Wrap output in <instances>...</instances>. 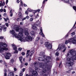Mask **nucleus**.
<instances>
[{
    "mask_svg": "<svg viewBox=\"0 0 76 76\" xmlns=\"http://www.w3.org/2000/svg\"><path fill=\"white\" fill-rule=\"evenodd\" d=\"M67 56L66 66L70 68L72 67L70 66H72L74 64V60H76V51L74 50H71L68 52Z\"/></svg>",
    "mask_w": 76,
    "mask_h": 76,
    "instance_id": "obj_1",
    "label": "nucleus"
},
{
    "mask_svg": "<svg viewBox=\"0 0 76 76\" xmlns=\"http://www.w3.org/2000/svg\"><path fill=\"white\" fill-rule=\"evenodd\" d=\"M18 34V36H18V34H16L14 30L10 31V34H12L13 36H14L16 38H18V40H19L21 42H25L26 41H31L32 40V37L30 36H27L25 38H23L21 37H23V34L22 32Z\"/></svg>",
    "mask_w": 76,
    "mask_h": 76,
    "instance_id": "obj_2",
    "label": "nucleus"
},
{
    "mask_svg": "<svg viewBox=\"0 0 76 76\" xmlns=\"http://www.w3.org/2000/svg\"><path fill=\"white\" fill-rule=\"evenodd\" d=\"M40 55L42 57H43L45 59L44 60V61L46 62V63H48L50 61V60L51 59V57L47 56H45V53L43 52H41Z\"/></svg>",
    "mask_w": 76,
    "mask_h": 76,
    "instance_id": "obj_3",
    "label": "nucleus"
},
{
    "mask_svg": "<svg viewBox=\"0 0 76 76\" xmlns=\"http://www.w3.org/2000/svg\"><path fill=\"white\" fill-rule=\"evenodd\" d=\"M68 43H69L70 44H76V38H70L68 39L67 40H66L65 42V44H67Z\"/></svg>",
    "mask_w": 76,
    "mask_h": 76,
    "instance_id": "obj_4",
    "label": "nucleus"
},
{
    "mask_svg": "<svg viewBox=\"0 0 76 76\" xmlns=\"http://www.w3.org/2000/svg\"><path fill=\"white\" fill-rule=\"evenodd\" d=\"M7 45L5 43H0V52H2L4 50H8V48H6Z\"/></svg>",
    "mask_w": 76,
    "mask_h": 76,
    "instance_id": "obj_5",
    "label": "nucleus"
},
{
    "mask_svg": "<svg viewBox=\"0 0 76 76\" xmlns=\"http://www.w3.org/2000/svg\"><path fill=\"white\" fill-rule=\"evenodd\" d=\"M67 48L66 47V46L62 44H60L58 46V48L57 49V51H59L60 50H64L62 51L63 53L65 52L66 50V48Z\"/></svg>",
    "mask_w": 76,
    "mask_h": 76,
    "instance_id": "obj_6",
    "label": "nucleus"
},
{
    "mask_svg": "<svg viewBox=\"0 0 76 76\" xmlns=\"http://www.w3.org/2000/svg\"><path fill=\"white\" fill-rule=\"evenodd\" d=\"M43 69L42 71L40 72V75H43L44 74L47 73V70H50V67L48 65L45 66V67L43 68Z\"/></svg>",
    "mask_w": 76,
    "mask_h": 76,
    "instance_id": "obj_7",
    "label": "nucleus"
},
{
    "mask_svg": "<svg viewBox=\"0 0 76 76\" xmlns=\"http://www.w3.org/2000/svg\"><path fill=\"white\" fill-rule=\"evenodd\" d=\"M34 50H33L31 51H30V50H27V51L26 57H28V56H29V55L30 57H31L32 55V54H34Z\"/></svg>",
    "mask_w": 76,
    "mask_h": 76,
    "instance_id": "obj_8",
    "label": "nucleus"
},
{
    "mask_svg": "<svg viewBox=\"0 0 76 76\" xmlns=\"http://www.w3.org/2000/svg\"><path fill=\"white\" fill-rule=\"evenodd\" d=\"M45 45H46V47L47 50H48L51 49V48H52V45L50 44V42H46L45 43Z\"/></svg>",
    "mask_w": 76,
    "mask_h": 76,
    "instance_id": "obj_9",
    "label": "nucleus"
},
{
    "mask_svg": "<svg viewBox=\"0 0 76 76\" xmlns=\"http://www.w3.org/2000/svg\"><path fill=\"white\" fill-rule=\"evenodd\" d=\"M29 70L30 72H32V75L33 76H38V73L36 71H33V69L31 68H29Z\"/></svg>",
    "mask_w": 76,
    "mask_h": 76,
    "instance_id": "obj_10",
    "label": "nucleus"
},
{
    "mask_svg": "<svg viewBox=\"0 0 76 76\" xmlns=\"http://www.w3.org/2000/svg\"><path fill=\"white\" fill-rule=\"evenodd\" d=\"M12 46L13 48V50H15V51L14 52V54L18 53V50H16L17 48H16V46H15V45L14 44H12Z\"/></svg>",
    "mask_w": 76,
    "mask_h": 76,
    "instance_id": "obj_11",
    "label": "nucleus"
},
{
    "mask_svg": "<svg viewBox=\"0 0 76 76\" xmlns=\"http://www.w3.org/2000/svg\"><path fill=\"white\" fill-rule=\"evenodd\" d=\"M16 31L17 32H23L24 30L22 28L19 29V28L18 27H16Z\"/></svg>",
    "mask_w": 76,
    "mask_h": 76,
    "instance_id": "obj_12",
    "label": "nucleus"
},
{
    "mask_svg": "<svg viewBox=\"0 0 76 76\" xmlns=\"http://www.w3.org/2000/svg\"><path fill=\"white\" fill-rule=\"evenodd\" d=\"M45 66H48V64H47L46 65H44L42 63H39V66L40 68H42V69L44 68V67H45Z\"/></svg>",
    "mask_w": 76,
    "mask_h": 76,
    "instance_id": "obj_13",
    "label": "nucleus"
},
{
    "mask_svg": "<svg viewBox=\"0 0 76 76\" xmlns=\"http://www.w3.org/2000/svg\"><path fill=\"white\" fill-rule=\"evenodd\" d=\"M34 66L35 67V69L36 70H37V69H38V67H37V66H38V63L37 62H36L34 63Z\"/></svg>",
    "mask_w": 76,
    "mask_h": 76,
    "instance_id": "obj_14",
    "label": "nucleus"
},
{
    "mask_svg": "<svg viewBox=\"0 0 76 76\" xmlns=\"http://www.w3.org/2000/svg\"><path fill=\"white\" fill-rule=\"evenodd\" d=\"M40 31L41 32L39 33L43 37H45V35H44V34H43V33L42 32V27L41 28Z\"/></svg>",
    "mask_w": 76,
    "mask_h": 76,
    "instance_id": "obj_15",
    "label": "nucleus"
},
{
    "mask_svg": "<svg viewBox=\"0 0 76 76\" xmlns=\"http://www.w3.org/2000/svg\"><path fill=\"white\" fill-rule=\"evenodd\" d=\"M32 28L33 29H34V30H37L38 29L37 27L35 26V24H34L32 26Z\"/></svg>",
    "mask_w": 76,
    "mask_h": 76,
    "instance_id": "obj_16",
    "label": "nucleus"
},
{
    "mask_svg": "<svg viewBox=\"0 0 76 76\" xmlns=\"http://www.w3.org/2000/svg\"><path fill=\"white\" fill-rule=\"evenodd\" d=\"M38 60L39 61H43L44 59H43V58L42 57H38Z\"/></svg>",
    "mask_w": 76,
    "mask_h": 76,
    "instance_id": "obj_17",
    "label": "nucleus"
},
{
    "mask_svg": "<svg viewBox=\"0 0 76 76\" xmlns=\"http://www.w3.org/2000/svg\"><path fill=\"white\" fill-rule=\"evenodd\" d=\"M8 75L9 76H14V73L13 72H10L8 74Z\"/></svg>",
    "mask_w": 76,
    "mask_h": 76,
    "instance_id": "obj_18",
    "label": "nucleus"
},
{
    "mask_svg": "<svg viewBox=\"0 0 76 76\" xmlns=\"http://www.w3.org/2000/svg\"><path fill=\"white\" fill-rule=\"evenodd\" d=\"M25 33L26 35H28V31L27 30H26L25 31Z\"/></svg>",
    "mask_w": 76,
    "mask_h": 76,
    "instance_id": "obj_19",
    "label": "nucleus"
},
{
    "mask_svg": "<svg viewBox=\"0 0 76 76\" xmlns=\"http://www.w3.org/2000/svg\"><path fill=\"white\" fill-rule=\"evenodd\" d=\"M6 56H8V57H10V56H11V54L9 53H7L6 54Z\"/></svg>",
    "mask_w": 76,
    "mask_h": 76,
    "instance_id": "obj_20",
    "label": "nucleus"
},
{
    "mask_svg": "<svg viewBox=\"0 0 76 76\" xmlns=\"http://www.w3.org/2000/svg\"><path fill=\"white\" fill-rule=\"evenodd\" d=\"M23 58L22 57H20L19 58L20 60V61H21V63H22V60Z\"/></svg>",
    "mask_w": 76,
    "mask_h": 76,
    "instance_id": "obj_21",
    "label": "nucleus"
},
{
    "mask_svg": "<svg viewBox=\"0 0 76 76\" xmlns=\"http://www.w3.org/2000/svg\"><path fill=\"white\" fill-rule=\"evenodd\" d=\"M71 69H70L69 71H66V73H71Z\"/></svg>",
    "mask_w": 76,
    "mask_h": 76,
    "instance_id": "obj_22",
    "label": "nucleus"
},
{
    "mask_svg": "<svg viewBox=\"0 0 76 76\" xmlns=\"http://www.w3.org/2000/svg\"><path fill=\"white\" fill-rule=\"evenodd\" d=\"M30 34L31 35H34V31H31L30 32Z\"/></svg>",
    "mask_w": 76,
    "mask_h": 76,
    "instance_id": "obj_23",
    "label": "nucleus"
},
{
    "mask_svg": "<svg viewBox=\"0 0 76 76\" xmlns=\"http://www.w3.org/2000/svg\"><path fill=\"white\" fill-rule=\"evenodd\" d=\"M23 72H22L19 74V76H23Z\"/></svg>",
    "mask_w": 76,
    "mask_h": 76,
    "instance_id": "obj_24",
    "label": "nucleus"
},
{
    "mask_svg": "<svg viewBox=\"0 0 76 76\" xmlns=\"http://www.w3.org/2000/svg\"><path fill=\"white\" fill-rule=\"evenodd\" d=\"M8 56H5V58L7 59H9L10 58Z\"/></svg>",
    "mask_w": 76,
    "mask_h": 76,
    "instance_id": "obj_25",
    "label": "nucleus"
},
{
    "mask_svg": "<svg viewBox=\"0 0 76 76\" xmlns=\"http://www.w3.org/2000/svg\"><path fill=\"white\" fill-rule=\"evenodd\" d=\"M40 39V37H38L36 38V41H39Z\"/></svg>",
    "mask_w": 76,
    "mask_h": 76,
    "instance_id": "obj_26",
    "label": "nucleus"
},
{
    "mask_svg": "<svg viewBox=\"0 0 76 76\" xmlns=\"http://www.w3.org/2000/svg\"><path fill=\"white\" fill-rule=\"evenodd\" d=\"M22 50V48H18V51H20L21 50Z\"/></svg>",
    "mask_w": 76,
    "mask_h": 76,
    "instance_id": "obj_27",
    "label": "nucleus"
},
{
    "mask_svg": "<svg viewBox=\"0 0 76 76\" xmlns=\"http://www.w3.org/2000/svg\"><path fill=\"white\" fill-rule=\"evenodd\" d=\"M2 29H3V28H2L1 26L0 27V32H1L2 31Z\"/></svg>",
    "mask_w": 76,
    "mask_h": 76,
    "instance_id": "obj_28",
    "label": "nucleus"
},
{
    "mask_svg": "<svg viewBox=\"0 0 76 76\" xmlns=\"http://www.w3.org/2000/svg\"><path fill=\"white\" fill-rule=\"evenodd\" d=\"M17 21L19 22L20 20V18H18L17 19Z\"/></svg>",
    "mask_w": 76,
    "mask_h": 76,
    "instance_id": "obj_29",
    "label": "nucleus"
},
{
    "mask_svg": "<svg viewBox=\"0 0 76 76\" xmlns=\"http://www.w3.org/2000/svg\"><path fill=\"white\" fill-rule=\"evenodd\" d=\"M20 2L21 3V5L22 6L23 5V3H22V1L20 0Z\"/></svg>",
    "mask_w": 76,
    "mask_h": 76,
    "instance_id": "obj_30",
    "label": "nucleus"
},
{
    "mask_svg": "<svg viewBox=\"0 0 76 76\" xmlns=\"http://www.w3.org/2000/svg\"><path fill=\"white\" fill-rule=\"evenodd\" d=\"M56 56H58L59 54L58 53V52H57L56 53Z\"/></svg>",
    "mask_w": 76,
    "mask_h": 76,
    "instance_id": "obj_31",
    "label": "nucleus"
},
{
    "mask_svg": "<svg viewBox=\"0 0 76 76\" xmlns=\"http://www.w3.org/2000/svg\"><path fill=\"white\" fill-rule=\"evenodd\" d=\"M75 32H73L71 34L72 35V36H73V35H75Z\"/></svg>",
    "mask_w": 76,
    "mask_h": 76,
    "instance_id": "obj_32",
    "label": "nucleus"
},
{
    "mask_svg": "<svg viewBox=\"0 0 76 76\" xmlns=\"http://www.w3.org/2000/svg\"><path fill=\"white\" fill-rule=\"evenodd\" d=\"M5 25L7 27H8V26H9V24L7 23H5Z\"/></svg>",
    "mask_w": 76,
    "mask_h": 76,
    "instance_id": "obj_33",
    "label": "nucleus"
},
{
    "mask_svg": "<svg viewBox=\"0 0 76 76\" xmlns=\"http://www.w3.org/2000/svg\"><path fill=\"white\" fill-rule=\"evenodd\" d=\"M73 8L75 10H76V7L75 6V7H73Z\"/></svg>",
    "mask_w": 76,
    "mask_h": 76,
    "instance_id": "obj_34",
    "label": "nucleus"
},
{
    "mask_svg": "<svg viewBox=\"0 0 76 76\" xmlns=\"http://www.w3.org/2000/svg\"><path fill=\"white\" fill-rule=\"evenodd\" d=\"M4 38V37H0V39H3Z\"/></svg>",
    "mask_w": 76,
    "mask_h": 76,
    "instance_id": "obj_35",
    "label": "nucleus"
},
{
    "mask_svg": "<svg viewBox=\"0 0 76 76\" xmlns=\"http://www.w3.org/2000/svg\"><path fill=\"white\" fill-rule=\"evenodd\" d=\"M0 2H1V3H0V6L1 7V6H3V4H1V1H0Z\"/></svg>",
    "mask_w": 76,
    "mask_h": 76,
    "instance_id": "obj_36",
    "label": "nucleus"
},
{
    "mask_svg": "<svg viewBox=\"0 0 76 76\" xmlns=\"http://www.w3.org/2000/svg\"><path fill=\"white\" fill-rule=\"evenodd\" d=\"M11 62L12 63H13L14 62V60H13V59H12L11 61Z\"/></svg>",
    "mask_w": 76,
    "mask_h": 76,
    "instance_id": "obj_37",
    "label": "nucleus"
},
{
    "mask_svg": "<svg viewBox=\"0 0 76 76\" xmlns=\"http://www.w3.org/2000/svg\"><path fill=\"white\" fill-rule=\"evenodd\" d=\"M34 20V18H31L30 19V21H32V20Z\"/></svg>",
    "mask_w": 76,
    "mask_h": 76,
    "instance_id": "obj_38",
    "label": "nucleus"
},
{
    "mask_svg": "<svg viewBox=\"0 0 76 76\" xmlns=\"http://www.w3.org/2000/svg\"><path fill=\"white\" fill-rule=\"evenodd\" d=\"M48 76V74H45L44 75H43V76Z\"/></svg>",
    "mask_w": 76,
    "mask_h": 76,
    "instance_id": "obj_39",
    "label": "nucleus"
},
{
    "mask_svg": "<svg viewBox=\"0 0 76 76\" xmlns=\"http://www.w3.org/2000/svg\"><path fill=\"white\" fill-rule=\"evenodd\" d=\"M61 62L59 64V67H61Z\"/></svg>",
    "mask_w": 76,
    "mask_h": 76,
    "instance_id": "obj_40",
    "label": "nucleus"
},
{
    "mask_svg": "<svg viewBox=\"0 0 76 76\" xmlns=\"http://www.w3.org/2000/svg\"><path fill=\"white\" fill-rule=\"evenodd\" d=\"M25 13L26 15H28V11H26Z\"/></svg>",
    "mask_w": 76,
    "mask_h": 76,
    "instance_id": "obj_41",
    "label": "nucleus"
},
{
    "mask_svg": "<svg viewBox=\"0 0 76 76\" xmlns=\"http://www.w3.org/2000/svg\"><path fill=\"white\" fill-rule=\"evenodd\" d=\"M4 76H7V73L6 72L4 73Z\"/></svg>",
    "mask_w": 76,
    "mask_h": 76,
    "instance_id": "obj_42",
    "label": "nucleus"
},
{
    "mask_svg": "<svg viewBox=\"0 0 76 76\" xmlns=\"http://www.w3.org/2000/svg\"><path fill=\"white\" fill-rule=\"evenodd\" d=\"M10 16H11V17H12V16H13V14H12V13H11L10 14Z\"/></svg>",
    "mask_w": 76,
    "mask_h": 76,
    "instance_id": "obj_43",
    "label": "nucleus"
},
{
    "mask_svg": "<svg viewBox=\"0 0 76 76\" xmlns=\"http://www.w3.org/2000/svg\"><path fill=\"white\" fill-rule=\"evenodd\" d=\"M25 69L23 68V72H25Z\"/></svg>",
    "mask_w": 76,
    "mask_h": 76,
    "instance_id": "obj_44",
    "label": "nucleus"
},
{
    "mask_svg": "<svg viewBox=\"0 0 76 76\" xmlns=\"http://www.w3.org/2000/svg\"><path fill=\"white\" fill-rule=\"evenodd\" d=\"M4 30L3 31H4V30H5V29H7V27H5L4 28Z\"/></svg>",
    "mask_w": 76,
    "mask_h": 76,
    "instance_id": "obj_45",
    "label": "nucleus"
},
{
    "mask_svg": "<svg viewBox=\"0 0 76 76\" xmlns=\"http://www.w3.org/2000/svg\"><path fill=\"white\" fill-rule=\"evenodd\" d=\"M2 4V6H4V4H5V3H4V2H3Z\"/></svg>",
    "mask_w": 76,
    "mask_h": 76,
    "instance_id": "obj_46",
    "label": "nucleus"
},
{
    "mask_svg": "<svg viewBox=\"0 0 76 76\" xmlns=\"http://www.w3.org/2000/svg\"><path fill=\"white\" fill-rule=\"evenodd\" d=\"M60 60V59H59V58H56V61H58V60Z\"/></svg>",
    "mask_w": 76,
    "mask_h": 76,
    "instance_id": "obj_47",
    "label": "nucleus"
},
{
    "mask_svg": "<svg viewBox=\"0 0 76 76\" xmlns=\"http://www.w3.org/2000/svg\"><path fill=\"white\" fill-rule=\"evenodd\" d=\"M22 54L23 56H24V55H25V53L24 52H22Z\"/></svg>",
    "mask_w": 76,
    "mask_h": 76,
    "instance_id": "obj_48",
    "label": "nucleus"
},
{
    "mask_svg": "<svg viewBox=\"0 0 76 76\" xmlns=\"http://www.w3.org/2000/svg\"><path fill=\"white\" fill-rule=\"evenodd\" d=\"M8 1H8V0H6V3L7 4V3H8Z\"/></svg>",
    "mask_w": 76,
    "mask_h": 76,
    "instance_id": "obj_49",
    "label": "nucleus"
},
{
    "mask_svg": "<svg viewBox=\"0 0 76 76\" xmlns=\"http://www.w3.org/2000/svg\"><path fill=\"white\" fill-rule=\"evenodd\" d=\"M0 12H3V9H1L0 10Z\"/></svg>",
    "mask_w": 76,
    "mask_h": 76,
    "instance_id": "obj_50",
    "label": "nucleus"
},
{
    "mask_svg": "<svg viewBox=\"0 0 76 76\" xmlns=\"http://www.w3.org/2000/svg\"><path fill=\"white\" fill-rule=\"evenodd\" d=\"M25 65V66H28V64L27 63H26L25 64H24Z\"/></svg>",
    "mask_w": 76,
    "mask_h": 76,
    "instance_id": "obj_51",
    "label": "nucleus"
},
{
    "mask_svg": "<svg viewBox=\"0 0 76 76\" xmlns=\"http://www.w3.org/2000/svg\"><path fill=\"white\" fill-rule=\"evenodd\" d=\"M40 42H41V44H43V41H42V40H41Z\"/></svg>",
    "mask_w": 76,
    "mask_h": 76,
    "instance_id": "obj_52",
    "label": "nucleus"
},
{
    "mask_svg": "<svg viewBox=\"0 0 76 76\" xmlns=\"http://www.w3.org/2000/svg\"><path fill=\"white\" fill-rule=\"evenodd\" d=\"M25 19H26V18H24L22 19V20H25Z\"/></svg>",
    "mask_w": 76,
    "mask_h": 76,
    "instance_id": "obj_53",
    "label": "nucleus"
},
{
    "mask_svg": "<svg viewBox=\"0 0 76 76\" xmlns=\"http://www.w3.org/2000/svg\"><path fill=\"white\" fill-rule=\"evenodd\" d=\"M4 19L5 20V22H7V18L6 19L5 18H4Z\"/></svg>",
    "mask_w": 76,
    "mask_h": 76,
    "instance_id": "obj_54",
    "label": "nucleus"
},
{
    "mask_svg": "<svg viewBox=\"0 0 76 76\" xmlns=\"http://www.w3.org/2000/svg\"><path fill=\"white\" fill-rule=\"evenodd\" d=\"M45 2V0H44L43 1V4H44Z\"/></svg>",
    "mask_w": 76,
    "mask_h": 76,
    "instance_id": "obj_55",
    "label": "nucleus"
},
{
    "mask_svg": "<svg viewBox=\"0 0 76 76\" xmlns=\"http://www.w3.org/2000/svg\"><path fill=\"white\" fill-rule=\"evenodd\" d=\"M37 23V24H40V22H39V21H38L37 22V23Z\"/></svg>",
    "mask_w": 76,
    "mask_h": 76,
    "instance_id": "obj_56",
    "label": "nucleus"
},
{
    "mask_svg": "<svg viewBox=\"0 0 76 76\" xmlns=\"http://www.w3.org/2000/svg\"><path fill=\"white\" fill-rule=\"evenodd\" d=\"M66 38H67V37H69V35L68 34H67L66 36Z\"/></svg>",
    "mask_w": 76,
    "mask_h": 76,
    "instance_id": "obj_57",
    "label": "nucleus"
},
{
    "mask_svg": "<svg viewBox=\"0 0 76 76\" xmlns=\"http://www.w3.org/2000/svg\"><path fill=\"white\" fill-rule=\"evenodd\" d=\"M7 14L6 13H4V16H6Z\"/></svg>",
    "mask_w": 76,
    "mask_h": 76,
    "instance_id": "obj_58",
    "label": "nucleus"
},
{
    "mask_svg": "<svg viewBox=\"0 0 76 76\" xmlns=\"http://www.w3.org/2000/svg\"><path fill=\"white\" fill-rule=\"evenodd\" d=\"M29 9H27V10L28 11H29V12H32V10H28Z\"/></svg>",
    "mask_w": 76,
    "mask_h": 76,
    "instance_id": "obj_59",
    "label": "nucleus"
},
{
    "mask_svg": "<svg viewBox=\"0 0 76 76\" xmlns=\"http://www.w3.org/2000/svg\"><path fill=\"white\" fill-rule=\"evenodd\" d=\"M26 18H27V19H29V16H26Z\"/></svg>",
    "mask_w": 76,
    "mask_h": 76,
    "instance_id": "obj_60",
    "label": "nucleus"
},
{
    "mask_svg": "<svg viewBox=\"0 0 76 76\" xmlns=\"http://www.w3.org/2000/svg\"><path fill=\"white\" fill-rule=\"evenodd\" d=\"M14 69V71H16V68H15Z\"/></svg>",
    "mask_w": 76,
    "mask_h": 76,
    "instance_id": "obj_61",
    "label": "nucleus"
},
{
    "mask_svg": "<svg viewBox=\"0 0 76 76\" xmlns=\"http://www.w3.org/2000/svg\"><path fill=\"white\" fill-rule=\"evenodd\" d=\"M17 3H19V2H20V1H19V0H17Z\"/></svg>",
    "mask_w": 76,
    "mask_h": 76,
    "instance_id": "obj_62",
    "label": "nucleus"
},
{
    "mask_svg": "<svg viewBox=\"0 0 76 76\" xmlns=\"http://www.w3.org/2000/svg\"><path fill=\"white\" fill-rule=\"evenodd\" d=\"M4 12H6V9H4Z\"/></svg>",
    "mask_w": 76,
    "mask_h": 76,
    "instance_id": "obj_63",
    "label": "nucleus"
},
{
    "mask_svg": "<svg viewBox=\"0 0 76 76\" xmlns=\"http://www.w3.org/2000/svg\"><path fill=\"white\" fill-rule=\"evenodd\" d=\"M75 73V71H73L72 72V74H73V73Z\"/></svg>",
    "mask_w": 76,
    "mask_h": 76,
    "instance_id": "obj_64",
    "label": "nucleus"
}]
</instances>
